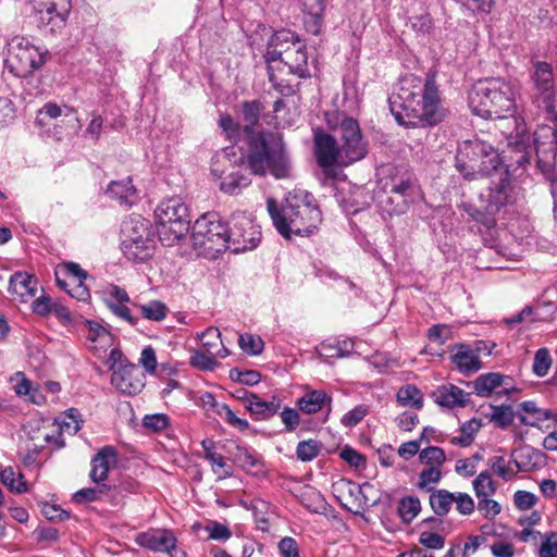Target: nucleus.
I'll return each mask as SVG.
<instances>
[{"mask_svg": "<svg viewBox=\"0 0 557 557\" xmlns=\"http://www.w3.org/2000/svg\"><path fill=\"white\" fill-rule=\"evenodd\" d=\"M389 110L399 125L406 127L435 126L448 114L441 101L434 75L421 78L407 75L388 98Z\"/></svg>", "mask_w": 557, "mask_h": 557, "instance_id": "1", "label": "nucleus"}, {"mask_svg": "<svg viewBox=\"0 0 557 557\" xmlns=\"http://www.w3.org/2000/svg\"><path fill=\"white\" fill-rule=\"evenodd\" d=\"M267 207L276 231L286 239L311 235L322 221L312 194L307 191L287 198L281 207L270 198Z\"/></svg>", "mask_w": 557, "mask_h": 557, "instance_id": "2", "label": "nucleus"}, {"mask_svg": "<svg viewBox=\"0 0 557 557\" xmlns=\"http://www.w3.org/2000/svg\"><path fill=\"white\" fill-rule=\"evenodd\" d=\"M471 111L483 119H506L516 111L512 86L502 78L479 81L468 96Z\"/></svg>", "mask_w": 557, "mask_h": 557, "instance_id": "3", "label": "nucleus"}, {"mask_svg": "<svg viewBox=\"0 0 557 557\" xmlns=\"http://www.w3.org/2000/svg\"><path fill=\"white\" fill-rule=\"evenodd\" d=\"M247 165L250 174L263 175L269 170L277 180L289 177L292 171L290 160L282 138L271 132L252 136L249 140Z\"/></svg>", "mask_w": 557, "mask_h": 557, "instance_id": "4", "label": "nucleus"}, {"mask_svg": "<svg viewBox=\"0 0 557 557\" xmlns=\"http://www.w3.org/2000/svg\"><path fill=\"white\" fill-rule=\"evenodd\" d=\"M269 81L274 89L284 96L295 92L294 87L284 76L292 75L299 79L311 77L308 66L306 46L299 40L286 49H272L264 52Z\"/></svg>", "mask_w": 557, "mask_h": 557, "instance_id": "5", "label": "nucleus"}, {"mask_svg": "<svg viewBox=\"0 0 557 557\" xmlns=\"http://www.w3.org/2000/svg\"><path fill=\"white\" fill-rule=\"evenodd\" d=\"M455 161L457 171L468 181L497 173L503 166L498 151L490 143L476 137L459 144Z\"/></svg>", "mask_w": 557, "mask_h": 557, "instance_id": "6", "label": "nucleus"}, {"mask_svg": "<svg viewBox=\"0 0 557 557\" xmlns=\"http://www.w3.org/2000/svg\"><path fill=\"white\" fill-rule=\"evenodd\" d=\"M157 232L164 246L182 239L190 225L187 206L180 197L163 200L154 210Z\"/></svg>", "mask_w": 557, "mask_h": 557, "instance_id": "7", "label": "nucleus"}, {"mask_svg": "<svg viewBox=\"0 0 557 557\" xmlns=\"http://www.w3.org/2000/svg\"><path fill=\"white\" fill-rule=\"evenodd\" d=\"M5 64L17 77H26L40 69L48 60V50L35 46L22 35H12L5 39Z\"/></svg>", "mask_w": 557, "mask_h": 557, "instance_id": "8", "label": "nucleus"}, {"mask_svg": "<svg viewBox=\"0 0 557 557\" xmlns=\"http://www.w3.org/2000/svg\"><path fill=\"white\" fill-rule=\"evenodd\" d=\"M531 82L532 103L546 114V120L554 123L553 126L540 125L535 132L541 127L557 128L556 88L552 64L545 61L532 62Z\"/></svg>", "mask_w": 557, "mask_h": 557, "instance_id": "9", "label": "nucleus"}, {"mask_svg": "<svg viewBox=\"0 0 557 557\" xmlns=\"http://www.w3.org/2000/svg\"><path fill=\"white\" fill-rule=\"evenodd\" d=\"M122 250L128 260L143 262L150 258L154 240L149 222L140 215L131 216L123 223Z\"/></svg>", "mask_w": 557, "mask_h": 557, "instance_id": "10", "label": "nucleus"}, {"mask_svg": "<svg viewBox=\"0 0 557 557\" xmlns=\"http://www.w3.org/2000/svg\"><path fill=\"white\" fill-rule=\"evenodd\" d=\"M226 232L227 222L216 212H207L191 227L193 245L207 252H224L227 250Z\"/></svg>", "mask_w": 557, "mask_h": 557, "instance_id": "11", "label": "nucleus"}, {"mask_svg": "<svg viewBox=\"0 0 557 557\" xmlns=\"http://www.w3.org/2000/svg\"><path fill=\"white\" fill-rule=\"evenodd\" d=\"M533 136L537 168L552 183L554 218L557 221V128L541 127Z\"/></svg>", "mask_w": 557, "mask_h": 557, "instance_id": "12", "label": "nucleus"}, {"mask_svg": "<svg viewBox=\"0 0 557 557\" xmlns=\"http://www.w3.org/2000/svg\"><path fill=\"white\" fill-rule=\"evenodd\" d=\"M227 250L240 253L255 249L261 240L260 226L251 214L245 211L234 212L227 221Z\"/></svg>", "mask_w": 557, "mask_h": 557, "instance_id": "13", "label": "nucleus"}, {"mask_svg": "<svg viewBox=\"0 0 557 557\" xmlns=\"http://www.w3.org/2000/svg\"><path fill=\"white\" fill-rule=\"evenodd\" d=\"M490 176L492 180L486 189L481 193L480 199L484 209L491 213H498L512 199V184L508 169L499 168Z\"/></svg>", "mask_w": 557, "mask_h": 557, "instance_id": "14", "label": "nucleus"}, {"mask_svg": "<svg viewBox=\"0 0 557 557\" xmlns=\"http://www.w3.org/2000/svg\"><path fill=\"white\" fill-rule=\"evenodd\" d=\"M33 8L39 27L54 33L65 24L72 3L71 0H33Z\"/></svg>", "mask_w": 557, "mask_h": 557, "instance_id": "15", "label": "nucleus"}, {"mask_svg": "<svg viewBox=\"0 0 557 557\" xmlns=\"http://www.w3.org/2000/svg\"><path fill=\"white\" fill-rule=\"evenodd\" d=\"M231 156L235 157L234 147L224 149V158L233 163L234 166H238V170L231 171L224 176L220 183V189L228 195H237L243 188L248 187L251 184L250 174L247 173V156L240 153V156L234 161Z\"/></svg>", "mask_w": 557, "mask_h": 557, "instance_id": "16", "label": "nucleus"}, {"mask_svg": "<svg viewBox=\"0 0 557 557\" xmlns=\"http://www.w3.org/2000/svg\"><path fill=\"white\" fill-rule=\"evenodd\" d=\"M111 383L123 394L137 395L145 387L146 376L136 364L125 362L111 374Z\"/></svg>", "mask_w": 557, "mask_h": 557, "instance_id": "17", "label": "nucleus"}, {"mask_svg": "<svg viewBox=\"0 0 557 557\" xmlns=\"http://www.w3.org/2000/svg\"><path fill=\"white\" fill-rule=\"evenodd\" d=\"M314 153L318 164L324 170L334 165H344L339 144L330 134L324 132L314 133Z\"/></svg>", "mask_w": 557, "mask_h": 557, "instance_id": "18", "label": "nucleus"}, {"mask_svg": "<svg viewBox=\"0 0 557 557\" xmlns=\"http://www.w3.org/2000/svg\"><path fill=\"white\" fill-rule=\"evenodd\" d=\"M176 542L175 535L168 529H149L135 537L138 546L157 553H170L176 547Z\"/></svg>", "mask_w": 557, "mask_h": 557, "instance_id": "19", "label": "nucleus"}, {"mask_svg": "<svg viewBox=\"0 0 557 557\" xmlns=\"http://www.w3.org/2000/svg\"><path fill=\"white\" fill-rule=\"evenodd\" d=\"M116 461V449L113 446L102 447L91 459L89 476L96 484H106L111 465Z\"/></svg>", "mask_w": 557, "mask_h": 557, "instance_id": "20", "label": "nucleus"}, {"mask_svg": "<svg viewBox=\"0 0 557 557\" xmlns=\"http://www.w3.org/2000/svg\"><path fill=\"white\" fill-rule=\"evenodd\" d=\"M106 194L113 200H116L121 206L131 208L138 200V191L133 185L131 177H126L120 181H112L107 189Z\"/></svg>", "mask_w": 557, "mask_h": 557, "instance_id": "21", "label": "nucleus"}, {"mask_svg": "<svg viewBox=\"0 0 557 557\" xmlns=\"http://www.w3.org/2000/svg\"><path fill=\"white\" fill-rule=\"evenodd\" d=\"M326 0H302L304 23L307 32L319 35L324 22Z\"/></svg>", "mask_w": 557, "mask_h": 557, "instance_id": "22", "label": "nucleus"}, {"mask_svg": "<svg viewBox=\"0 0 557 557\" xmlns=\"http://www.w3.org/2000/svg\"><path fill=\"white\" fill-rule=\"evenodd\" d=\"M265 106L260 99L246 100L240 103V113L243 122L244 133L248 137V141L251 140L252 136L262 134L263 132H256L255 127L258 125L262 111Z\"/></svg>", "mask_w": 557, "mask_h": 557, "instance_id": "23", "label": "nucleus"}, {"mask_svg": "<svg viewBox=\"0 0 557 557\" xmlns=\"http://www.w3.org/2000/svg\"><path fill=\"white\" fill-rule=\"evenodd\" d=\"M433 397L440 406L455 408L465 407L469 401L470 394L456 385L447 384L437 387Z\"/></svg>", "mask_w": 557, "mask_h": 557, "instance_id": "24", "label": "nucleus"}, {"mask_svg": "<svg viewBox=\"0 0 557 557\" xmlns=\"http://www.w3.org/2000/svg\"><path fill=\"white\" fill-rule=\"evenodd\" d=\"M529 141L530 137L524 125L517 126L516 136L509 138L508 146L511 152L516 154V157L511 156V159L519 168H524L530 163Z\"/></svg>", "mask_w": 557, "mask_h": 557, "instance_id": "25", "label": "nucleus"}, {"mask_svg": "<svg viewBox=\"0 0 557 557\" xmlns=\"http://www.w3.org/2000/svg\"><path fill=\"white\" fill-rule=\"evenodd\" d=\"M451 362L463 374L476 372L481 368L478 355L465 344L457 346L456 352L451 356Z\"/></svg>", "mask_w": 557, "mask_h": 557, "instance_id": "26", "label": "nucleus"}, {"mask_svg": "<svg viewBox=\"0 0 557 557\" xmlns=\"http://www.w3.org/2000/svg\"><path fill=\"white\" fill-rule=\"evenodd\" d=\"M339 150L344 166L363 159L368 153L367 143L362 136L341 141Z\"/></svg>", "mask_w": 557, "mask_h": 557, "instance_id": "27", "label": "nucleus"}, {"mask_svg": "<svg viewBox=\"0 0 557 557\" xmlns=\"http://www.w3.org/2000/svg\"><path fill=\"white\" fill-rule=\"evenodd\" d=\"M281 408V400L272 396L270 400H264L260 398L257 394L255 397H251L249 405L246 406V409L252 414L256 416L257 419L267 420L274 417Z\"/></svg>", "mask_w": 557, "mask_h": 557, "instance_id": "28", "label": "nucleus"}, {"mask_svg": "<svg viewBox=\"0 0 557 557\" xmlns=\"http://www.w3.org/2000/svg\"><path fill=\"white\" fill-rule=\"evenodd\" d=\"M386 188H388V193L403 194L407 199L410 197L418 198L420 195L417 180L410 173L392 177L391 182L386 184Z\"/></svg>", "mask_w": 557, "mask_h": 557, "instance_id": "29", "label": "nucleus"}, {"mask_svg": "<svg viewBox=\"0 0 557 557\" xmlns=\"http://www.w3.org/2000/svg\"><path fill=\"white\" fill-rule=\"evenodd\" d=\"M505 377V375L496 372L479 375L472 382L475 394L481 397H490L497 387L502 386Z\"/></svg>", "mask_w": 557, "mask_h": 557, "instance_id": "30", "label": "nucleus"}, {"mask_svg": "<svg viewBox=\"0 0 557 557\" xmlns=\"http://www.w3.org/2000/svg\"><path fill=\"white\" fill-rule=\"evenodd\" d=\"M331 403V397L324 391L313 389L306 393L297 401L299 410L311 414L320 411L325 403Z\"/></svg>", "mask_w": 557, "mask_h": 557, "instance_id": "31", "label": "nucleus"}, {"mask_svg": "<svg viewBox=\"0 0 557 557\" xmlns=\"http://www.w3.org/2000/svg\"><path fill=\"white\" fill-rule=\"evenodd\" d=\"M510 463H513L518 471H527L530 462H524L523 460H510L506 462L505 458L502 456H495L488 460V465L494 473L505 481L510 480L516 474V472L510 469Z\"/></svg>", "mask_w": 557, "mask_h": 557, "instance_id": "32", "label": "nucleus"}, {"mask_svg": "<svg viewBox=\"0 0 557 557\" xmlns=\"http://www.w3.org/2000/svg\"><path fill=\"white\" fill-rule=\"evenodd\" d=\"M455 499V493L447 490H435L432 491L429 497V504L434 513L438 517L446 516Z\"/></svg>", "mask_w": 557, "mask_h": 557, "instance_id": "33", "label": "nucleus"}, {"mask_svg": "<svg viewBox=\"0 0 557 557\" xmlns=\"http://www.w3.org/2000/svg\"><path fill=\"white\" fill-rule=\"evenodd\" d=\"M397 401L404 407L420 410L424 404L422 392L413 384L401 386L396 394Z\"/></svg>", "mask_w": 557, "mask_h": 557, "instance_id": "34", "label": "nucleus"}, {"mask_svg": "<svg viewBox=\"0 0 557 557\" xmlns=\"http://www.w3.org/2000/svg\"><path fill=\"white\" fill-rule=\"evenodd\" d=\"M327 124L337 134L339 141L362 136L359 123L352 117L343 116L336 125L329 119Z\"/></svg>", "mask_w": 557, "mask_h": 557, "instance_id": "35", "label": "nucleus"}, {"mask_svg": "<svg viewBox=\"0 0 557 557\" xmlns=\"http://www.w3.org/2000/svg\"><path fill=\"white\" fill-rule=\"evenodd\" d=\"M36 282L33 276L26 272H16L11 275L9 281L10 290L21 296L26 294L34 295Z\"/></svg>", "mask_w": 557, "mask_h": 557, "instance_id": "36", "label": "nucleus"}, {"mask_svg": "<svg viewBox=\"0 0 557 557\" xmlns=\"http://www.w3.org/2000/svg\"><path fill=\"white\" fill-rule=\"evenodd\" d=\"M201 446L205 451V458L211 463V466H216L218 468L223 469L222 478L232 476V467L226 465L225 459L221 454L215 453L214 442L210 438H206L201 442Z\"/></svg>", "mask_w": 557, "mask_h": 557, "instance_id": "37", "label": "nucleus"}, {"mask_svg": "<svg viewBox=\"0 0 557 557\" xmlns=\"http://www.w3.org/2000/svg\"><path fill=\"white\" fill-rule=\"evenodd\" d=\"M421 511V503L417 496H405L400 498L397 512L403 522L410 523Z\"/></svg>", "mask_w": 557, "mask_h": 557, "instance_id": "38", "label": "nucleus"}, {"mask_svg": "<svg viewBox=\"0 0 557 557\" xmlns=\"http://www.w3.org/2000/svg\"><path fill=\"white\" fill-rule=\"evenodd\" d=\"M492 412L486 414L491 422L499 429H507L512 424L515 412L509 405H491Z\"/></svg>", "mask_w": 557, "mask_h": 557, "instance_id": "39", "label": "nucleus"}, {"mask_svg": "<svg viewBox=\"0 0 557 557\" xmlns=\"http://www.w3.org/2000/svg\"><path fill=\"white\" fill-rule=\"evenodd\" d=\"M135 307L143 318L156 322L164 320L169 313V308L160 300H151L148 304L135 305Z\"/></svg>", "mask_w": 557, "mask_h": 557, "instance_id": "40", "label": "nucleus"}, {"mask_svg": "<svg viewBox=\"0 0 557 557\" xmlns=\"http://www.w3.org/2000/svg\"><path fill=\"white\" fill-rule=\"evenodd\" d=\"M111 488L110 485L101 483L95 487H85L74 493L73 500L77 504L101 500Z\"/></svg>", "mask_w": 557, "mask_h": 557, "instance_id": "41", "label": "nucleus"}, {"mask_svg": "<svg viewBox=\"0 0 557 557\" xmlns=\"http://www.w3.org/2000/svg\"><path fill=\"white\" fill-rule=\"evenodd\" d=\"M0 480L10 491L24 493L27 491V483L21 472H15L12 467H7L0 472Z\"/></svg>", "mask_w": 557, "mask_h": 557, "instance_id": "42", "label": "nucleus"}, {"mask_svg": "<svg viewBox=\"0 0 557 557\" xmlns=\"http://www.w3.org/2000/svg\"><path fill=\"white\" fill-rule=\"evenodd\" d=\"M481 426V420H478L475 418H472L471 420L465 422L460 428L461 434L459 436L453 437L451 444L461 447H467L471 445L475 434L479 432Z\"/></svg>", "mask_w": 557, "mask_h": 557, "instance_id": "43", "label": "nucleus"}, {"mask_svg": "<svg viewBox=\"0 0 557 557\" xmlns=\"http://www.w3.org/2000/svg\"><path fill=\"white\" fill-rule=\"evenodd\" d=\"M55 282L60 288L64 289L71 297L79 301H87L90 298L89 289L84 284V281L67 283L60 277L59 272H55Z\"/></svg>", "mask_w": 557, "mask_h": 557, "instance_id": "44", "label": "nucleus"}, {"mask_svg": "<svg viewBox=\"0 0 557 557\" xmlns=\"http://www.w3.org/2000/svg\"><path fill=\"white\" fill-rule=\"evenodd\" d=\"M298 41L299 38L295 33L287 29H281L272 34L268 40L265 51H270L272 49H286L287 46H293V44Z\"/></svg>", "mask_w": 557, "mask_h": 557, "instance_id": "45", "label": "nucleus"}, {"mask_svg": "<svg viewBox=\"0 0 557 557\" xmlns=\"http://www.w3.org/2000/svg\"><path fill=\"white\" fill-rule=\"evenodd\" d=\"M553 364V358L547 348L543 347L536 350L533 359L532 371L536 376H545Z\"/></svg>", "mask_w": 557, "mask_h": 557, "instance_id": "46", "label": "nucleus"}, {"mask_svg": "<svg viewBox=\"0 0 557 557\" xmlns=\"http://www.w3.org/2000/svg\"><path fill=\"white\" fill-rule=\"evenodd\" d=\"M238 345L243 351L251 356H258L263 351L264 343L258 335L245 333L240 334Z\"/></svg>", "mask_w": 557, "mask_h": 557, "instance_id": "47", "label": "nucleus"}, {"mask_svg": "<svg viewBox=\"0 0 557 557\" xmlns=\"http://www.w3.org/2000/svg\"><path fill=\"white\" fill-rule=\"evenodd\" d=\"M251 510L255 518L257 529L262 532H268L270 529V522L267 517L268 504L262 499H253L251 503Z\"/></svg>", "mask_w": 557, "mask_h": 557, "instance_id": "48", "label": "nucleus"}, {"mask_svg": "<svg viewBox=\"0 0 557 557\" xmlns=\"http://www.w3.org/2000/svg\"><path fill=\"white\" fill-rule=\"evenodd\" d=\"M473 488L478 498L491 496L496 492V485L487 471L481 472L474 479Z\"/></svg>", "mask_w": 557, "mask_h": 557, "instance_id": "49", "label": "nucleus"}, {"mask_svg": "<svg viewBox=\"0 0 557 557\" xmlns=\"http://www.w3.org/2000/svg\"><path fill=\"white\" fill-rule=\"evenodd\" d=\"M85 325L88 329V333L86 335L87 339L90 342L100 341L104 345L110 344L112 342L111 333L102 326L97 321L85 320Z\"/></svg>", "mask_w": 557, "mask_h": 557, "instance_id": "50", "label": "nucleus"}, {"mask_svg": "<svg viewBox=\"0 0 557 557\" xmlns=\"http://www.w3.org/2000/svg\"><path fill=\"white\" fill-rule=\"evenodd\" d=\"M441 478L442 473L440 468L430 467L428 469H423L419 474L418 487L426 492H432L434 491L432 484L438 483Z\"/></svg>", "mask_w": 557, "mask_h": 557, "instance_id": "51", "label": "nucleus"}, {"mask_svg": "<svg viewBox=\"0 0 557 557\" xmlns=\"http://www.w3.org/2000/svg\"><path fill=\"white\" fill-rule=\"evenodd\" d=\"M445 453L442 448L430 446L421 450L420 460L430 467L440 468L445 462Z\"/></svg>", "mask_w": 557, "mask_h": 557, "instance_id": "52", "label": "nucleus"}, {"mask_svg": "<svg viewBox=\"0 0 557 557\" xmlns=\"http://www.w3.org/2000/svg\"><path fill=\"white\" fill-rule=\"evenodd\" d=\"M218 416L223 418L228 425L242 432L249 429V422L246 419L238 418L226 404L219 407Z\"/></svg>", "mask_w": 557, "mask_h": 557, "instance_id": "53", "label": "nucleus"}, {"mask_svg": "<svg viewBox=\"0 0 557 557\" xmlns=\"http://www.w3.org/2000/svg\"><path fill=\"white\" fill-rule=\"evenodd\" d=\"M388 199L387 202L391 205L389 213L391 214H404L409 209L410 205L416 201L417 198L410 197L407 199V197H404L403 194H394L388 193Z\"/></svg>", "mask_w": 557, "mask_h": 557, "instance_id": "54", "label": "nucleus"}, {"mask_svg": "<svg viewBox=\"0 0 557 557\" xmlns=\"http://www.w3.org/2000/svg\"><path fill=\"white\" fill-rule=\"evenodd\" d=\"M320 453V445L314 440L301 441L296 448L297 458L301 461H311Z\"/></svg>", "mask_w": 557, "mask_h": 557, "instance_id": "55", "label": "nucleus"}, {"mask_svg": "<svg viewBox=\"0 0 557 557\" xmlns=\"http://www.w3.org/2000/svg\"><path fill=\"white\" fill-rule=\"evenodd\" d=\"M219 126L226 134L228 139L237 141L240 134L244 133L240 126L230 114H221L219 119Z\"/></svg>", "mask_w": 557, "mask_h": 557, "instance_id": "56", "label": "nucleus"}, {"mask_svg": "<svg viewBox=\"0 0 557 557\" xmlns=\"http://www.w3.org/2000/svg\"><path fill=\"white\" fill-rule=\"evenodd\" d=\"M214 355H209L199 350H195L189 358V364L193 368L202 371H212L216 367V361L213 358Z\"/></svg>", "mask_w": 557, "mask_h": 557, "instance_id": "57", "label": "nucleus"}, {"mask_svg": "<svg viewBox=\"0 0 557 557\" xmlns=\"http://www.w3.org/2000/svg\"><path fill=\"white\" fill-rule=\"evenodd\" d=\"M368 413L369 406L363 404L358 405L342 417L341 423L346 428H354L360 423Z\"/></svg>", "mask_w": 557, "mask_h": 557, "instance_id": "58", "label": "nucleus"}, {"mask_svg": "<svg viewBox=\"0 0 557 557\" xmlns=\"http://www.w3.org/2000/svg\"><path fill=\"white\" fill-rule=\"evenodd\" d=\"M198 337L209 355H214L213 349L218 346V341L222 345L221 333L219 329L214 326H209L206 331L199 334Z\"/></svg>", "mask_w": 557, "mask_h": 557, "instance_id": "59", "label": "nucleus"}, {"mask_svg": "<svg viewBox=\"0 0 557 557\" xmlns=\"http://www.w3.org/2000/svg\"><path fill=\"white\" fill-rule=\"evenodd\" d=\"M59 275H64L70 280L69 283L85 281L88 276L87 272L83 270L77 263H65L62 269L58 270Z\"/></svg>", "mask_w": 557, "mask_h": 557, "instance_id": "60", "label": "nucleus"}, {"mask_svg": "<svg viewBox=\"0 0 557 557\" xmlns=\"http://www.w3.org/2000/svg\"><path fill=\"white\" fill-rule=\"evenodd\" d=\"M339 457L350 467L356 469L366 467V457L350 446H345L339 453Z\"/></svg>", "mask_w": 557, "mask_h": 557, "instance_id": "61", "label": "nucleus"}, {"mask_svg": "<svg viewBox=\"0 0 557 557\" xmlns=\"http://www.w3.org/2000/svg\"><path fill=\"white\" fill-rule=\"evenodd\" d=\"M169 417L164 413L146 414L143 425L153 432L162 431L169 425Z\"/></svg>", "mask_w": 557, "mask_h": 557, "instance_id": "62", "label": "nucleus"}, {"mask_svg": "<svg viewBox=\"0 0 557 557\" xmlns=\"http://www.w3.org/2000/svg\"><path fill=\"white\" fill-rule=\"evenodd\" d=\"M277 549L281 557H300L299 545L295 539L285 536L280 540Z\"/></svg>", "mask_w": 557, "mask_h": 557, "instance_id": "63", "label": "nucleus"}, {"mask_svg": "<svg viewBox=\"0 0 557 557\" xmlns=\"http://www.w3.org/2000/svg\"><path fill=\"white\" fill-rule=\"evenodd\" d=\"M540 557H557V532L547 533L539 549Z\"/></svg>", "mask_w": 557, "mask_h": 557, "instance_id": "64", "label": "nucleus"}]
</instances>
